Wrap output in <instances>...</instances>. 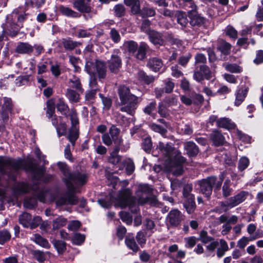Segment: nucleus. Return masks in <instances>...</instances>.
Here are the masks:
<instances>
[{
  "mask_svg": "<svg viewBox=\"0 0 263 263\" xmlns=\"http://www.w3.org/2000/svg\"><path fill=\"white\" fill-rule=\"evenodd\" d=\"M249 160L246 157H243L240 159L238 163V168L240 171H242L245 170L249 165Z\"/></svg>",
  "mask_w": 263,
  "mask_h": 263,
  "instance_id": "e2e57ef3",
  "label": "nucleus"
},
{
  "mask_svg": "<svg viewBox=\"0 0 263 263\" xmlns=\"http://www.w3.org/2000/svg\"><path fill=\"white\" fill-rule=\"evenodd\" d=\"M184 148L186 151L187 154L190 157H193L197 155L199 152L198 148L195 143L193 142H187L184 144Z\"/></svg>",
  "mask_w": 263,
  "mask_h": 263,
  "instance_id": "393cba45",
  "label": "nucleus"
},
{
  "mask_svg": "<svg viewBox=\"0 0 263 263\" xmlns=\"http://www.w3.org/2000/svg\"><path fill=\"white\" fill-rule=\"evenodd\" d=\"M57 108L58 111L63 114H66L68 110V107L65 102L62 99H59L57 103Z\"/></svg>",
  "mask_w": 263,
  "mask_h": 263,
  "instance_id": "c03bdc74",
  "label": "nucleus"
},
{
  "mask_svg": "<svg viewBox=\"0 0 263 263\" xmlns=\"http://www.w3.org/2000/svg\"><path fill=\"white\" fill-rule=\"evenodd\" d=\"M119 53L118 51H115L107 62L108 69L112 73H117L122 66V60Z\"/></svg>",
  "mask_w": 263,
  "mask_h": 263,
  "instance_id": "9d476101",
  "label": "nucleus"
},
{
  "mask_svg": "<svg viewBox=\"0 0 263 263\" xmlns=\"http://www.w3.org/2000/svg\"><path fill=\"white\" fill-rule=\"evenodd\" d=\"M232 189L231 187V182L230 180L227 179L224 182L222 186V195L224 197L229 196L232 192Z\"/></svg>",
  "mask_w": 263,
  "mask_h": 263,
  "instance_id": "ea45409f",
  "label": "nucleus"
},
{
  "mask_svg": "<svg viewBox=\"0 0 263 263\" xmlns=\"http://www.w3.org/2000/svg\"><path fill=\"white\" fill-rule=\"evenodd\" d=\"M23 167V161L10 158H4L0 156V172L2 174H6L5 169L17 170Z\"/></svg>",
  "mask_w": 263,
  "mask_h": 263,
  "instance_id": "6e6552de",
  "label": "nucleus"
},
{
  "mask_svg": "<svg viewBox=\"0 0 263 263\" xmlns=\"http://www.w3.org/2000/svg\"><path fill=\"white\" fill-rule=\"evenodd\" d=\"M33 50V47L26 42H20L15 51L20 54H29Z\"/></svg>",
  "mask_w": 263,
  "mask_h": 263,
  "instance_id": "f3484780",
  "label": "nucleus"
},
{
  "mask_svg": "<svg viewBox=\"0 0 263 263\" xmlns=\"http://www.w3.org/2000/svg\"><path fill=\"white\" fill-rule=\"evenodd\" d=\"M183 219V215L177 209L171 210L167 215V220L172 226H174L179 224Z\"/></svg>",
  "mask_w": 263,
  "mask_h": 263,
  "instance_id": "ddd939ff",
  "label": "nucleus"
},
{
  "mask_svg": "<svg viewBox=\"0 0 263 263\" xmlns=\"http://www.w3.org/2000/svg\"><path fill=\"white\" fill-rule=\"evenodd\" d=\"M216 124L218 127L226 129H234L236 126L235 123L228 118H221L218 119Z\"/></svg>",
  "mask_w": 263,
  "mask_h": 263,
  "instance_id": "412c9836",
  "label": "nucleus"
},
{
  "mask_svg": "<svg viewBox=\"0 0 263 263\" xmlns=\"http://www.w3.org/2000/svg\"><path fill=\"white\" fill-rule=\"evenodd\" d=\"M213 238L209 236L206 231L202 230L200 232L199 240L204 243H207L213 240Z\"/></svg>",
  "mask_w": 263,
  "mask_h": 263,
  "instance_id": "de8ad7c7",
  "label": "nucleus"
},
{
  "mask_svg": "<svg viewBox=\"0 0 263 263\" xmlns=\"http://www.w3.org/2000/svg\"><path fill=\"white\" fill-rule=\"evenodd\" d=\"M149 37V41L154 45H162L164 40L162 34L154 30H152L147 34Z\"/></svg>",
  "mask_w": 263,
  "mask_h": 263,
  "instance_id": "a211bd4d",
  "label": "nucleus"
},
{
  "mask_svg": "<svg viewBox=\"0 0 263 263\" xmlns=\"http://www.w3.org/2000/svg\"><path fill=\"white\" fill-rule=\"evenodd\" d=\"M225 68L227 70L233 73L240 72L242 70L241 68L235 64H227L225 65Z\"/></svg>",
  "mask_w": 263,
  "mask_h": 263,
  "instance_id": "864d4df0",
  "label": "nucleus"
},
{
  "mask_svg": "<svg viewBox=\"0 0 263 263\" xmlns=\"http://www.w3.org/2000/svg\"><path fill=\"white\" fill-rule=\"evenodd\" d=\"M62 43L64 48L67 50H73L80 44V43L70 39H63Z\"/></svg>",
  "mask_w": 263,
  "mask_h": 263,
  "instance_id": "e433bc0d",
  "label": "nucleus"
},
{
  "mask_svg": "<svg viewBox=\"0 0 263 263\" xmlns=\"http://www.w3.org/2000/svg\"><path fill=\"white\" fill-rule=\"evenodd\" d=\"M99 204L103 208L108 209L111 207L114 202V199L110 196L109 199H100L98 200Z\"/></svg>",
  "mask_w": 263,
  "mask_h": 263,
  "instance_id": "49530a36",
  "label": "nucleus"
},
{
  "mask_svg": "<svg viewBox=\"0 0 263 263\" xmlns=\"http://www.w3.org/2000/svg\"><path fill=\"white\" fill-rule=\"evenodd\" d=\"M124 47L130 53H135L138 49L137 43L134 41H127L124 42Z\"/></svg>",
  "mask_w": 263,
  "mask_h": 263,
  "instance_id": "4c0bfd02",
  "label": "nucleus"
},
{
  "mask_svg": "<svg viewBox=\"0 0 263 263\" xmlns=\"http://www.w3.org/2000/svg\"><path fill=\"white\" fill-rule=\"evenodd\" d=\"M126 6H131V11L133 14H138L140 11V5L139 0H124Z\"/></svg>",
  "mask_w": 263,
  "mask_h": 263,
  "instance_id": "cd10ccee",
  "label": "nucleus"
},
{
  "mask_svg": "<svg viewBox=\"0 0 263 263\" xmlns=\"http://www.w3.org/2000/svg\"><path fill=\"white\" fill-rule=\"evenodd\" d=\"M118 94L121 103L120 110L133 115L137 108L138 97L132 94L129 88L125 86L119 87Z\"/></svg>",
  "mask_w": 263,
  "mask_h": 263,
  "instance_id": "20e7f679",
  "label": "nucleus"
},
{
  "mask_svg": "<svg viewBox=\"0 0 263 263\" xmlns=\"http://www.w3.org/2000/svg\"><path fill=\"white\" fill-rule=\"evenodd\" d=\"M58 165L64 176V178H67L71 173L69 172L67 165L64 163L59 162Z\"/></svg>",
  "mask_w": 263,
  "mask_h": 263,
  "instance_id": "0e129e2a",
  "label": "nucleus"
},
{
  "mask_svg": "<svg viewBox=\"0 0 263 263\" xmlns=\"http://www.w3.org/2000/svg\"><path fill=\"white\" fill-rule=\"evenodd\" d=\"M10 233L7 230H4L0 232V244H4L6 241L10 239Z\"/></svg>",
  "mask_w": 263,
  "mask_h": 263,
  "instance_id": "680f3d73",
  "label": "nucleus"
},
{
  "mask_svg": "<svg viewBox=\"0 0 263 263\" xmlns=\"http://www.w3.org/2000/svg\"><path fill=\"white\" fill-rule=\"evenodd\" d=\"M78 136L79 132L78 126H71L67 138L73 146L74 145L75 142L78 139Z\"/></svg>",
  "mask_w": 263,
  "mask_h": 263,
  "instance_id": "f704fd0d",
  "label": "nucleus"
},
{
  "mask_svg": "<svg viewBox=\"0 0 263 263\" xmlns=\"http://www.w3.org/2000/svg\"><path fill=\"white\" fill-rule=\"evenodd\" d=\"M34 258L40 262H43L46 259L45 253L40 250H34L32 252Z\"/></svg>",
  "mask_w": 263,
  "mask_h": 263,
  "instance_id": "603ef678",
  "label": "nucleus"
},
{
  "mask_svg": "<svg viewBox=\"0 0 263 263\" xmlns=\"http://www.w3.org/2000/svg\"><path fill=\"white\" fill-rule=\"evenodd\" d=\"M85 239V235L80 233H76L74 234L72 238V241L73 243L77 245H80L84 241Z\"/></svg>",
  "mask_w": 263,
  "mask_h": 263,
  "instance_id": "09e8293b",
  "label": "nucleus"
},
{
  "mask_svg": "<svg viewBox=\"0 0 263 263\" xmlns=\"http://www.w3.org/2000/svg\"><path fill=\"white\" fill-rule=\"evenodd\" d=\"M68 84L70 87L74 88L77 91L83 92L84 90L82 88L81 83L79 78L73 76L68 80Z\"/></svg>",
  "mask_w": 263,
  "mask_h": 263,
  "instance_id": "473e14b6",
  "label": "nucleus"
},
{
  "mask_svg": "<svg viewBox=\"0 0 263 263\" xmlns=\"http://www.w3.org/2000/svg\"><path fill=\"white\" fill-rule=\"evenodd\" d=\"M151 128L154 132H158L162 135H164L167 130L165 128L155 123H152L150 125Z\"/></svg>",
  "mask_w": 263,
  "mask_h": 263,
  "instance_id": "13d9d810",
  "label": "nucleus"
},
{
  "mask_svg": "<svg viewBox=\"0 0 263 263\" xmlns=\"http://www.w3.org/2000/svg\"><path fill=\"white\" fill-rule=\"evenodd\" d=\"M151 192V189L148 185H140L136 193V197L134 198L131 196L129 189H123L119 192L117 198L115 199L116 205L124 208L127 206L131 208L136 202L143 204L148 200L147 194Z\"/></svg>",
  "mask_w": 263,
  "mask_h": 263,
  "instance_id": "f03ea898",
  "label": "nucleus"
},
{
  "mask_svg": "<svg viewBox=\"0 0 263 263\" xmlns=\"http://www.w3.org/2000/svg\"><path fill=\"white\" fill-rule=\"evenodd\" d=\"M18 221L24 228H29L31 221V215L27 212H24L19 216Z\"/></svg>",
  "mask_w": 263,
  "mask_h": 263,
  "instance_id": "c85d7f7f",
  "label": "nucleus"
},
{
  "mask_svg": "<svg viewBox=\"0 0 263 263\" xmlns=\"http://www.w3.org/2000/svg\"><path fill=\"white\" fill-rule=\"evenodd\" d=\"M45 2L46 0H28L25 2V5L27 7L31 6L39 8L44 5Z\"/></svg>",
  "mask_w": 263,
  "mask_h": 263,
  "instance_id": "79ce46f5",
  "label": "nucleus"
},
{
  "mask_svg": "<svg viewBox=\"0 0 263 263\" xmlns=\"http://www.w3.org/2000/svg\"><path fill=\"white\" fill-rule=\"evenodd\" d=\"M158 147L161 153L171 162L170 172L175 176L181 175L183 172L182 164L185 162V159L181 155L180 153L175 150L168 143L159 142Z\"/></svg>",
  "mask_w": 263,
  "mask_h": 263,
  "instance_id": "7ed1b4c3",
  "label": "nucleus"
},
{
  "mask_svg": "<svg viewBox=\"0 0 263 263\" xmlns=\"http://www.w3.org/2000/svg\"><path fill=\"white\" fill-rule=\"evenodd\" d=\"M99 97L101 98L104 105L103 108L106 110L109 109L112 104L111 100L109 98L104 97L101 93L99 94Z\"/></svg>",
  "mask_w": 263,
  "mask_h": 263,
  "instance_id": "052dcab7",
  "label": "nucleus"
},
{
  "mask_svg": "<svg viewBox=\"0 0 263 263\" xmlns=\"http://www.w3.org/2000/svg\"><path fill=\"white\" fill-rule=\"evenodd\" d=\"M23 27V25L15 23V20L10 14L6 17V23L3 27L5 33L12 37L15 36L20 30Z\"/></svg>",
  "mask_w": 263,
  "mask_h": 263,
  "instance_id": "1a4fd4ad",
  "label": "nucleus"
},
{
  "mask_svg": "<svg viewBox=\"0 0 263 263\" xmlns=\"http://www.w3.org/2000/svg\"><path fill=\"white\" fill-rule=\"evenodd\" d=\"M58 9L62 15L67 17L76 18L80 16L78 12L63 5L59 6Z\"/></svg>",
  "mask_w": 263,
  "mask_h": 263,
  "instance_id": "b1692460",
  "label": "nucleus"
},
{
  "mask_svg": "<svg viewBox=\"0 0 263 263\" xmlns=\"http://www.w3.org/2000/svg\"><path fill=\"white\" fill-rule=\"evenodd\" d=\"M158 112L161 117L163 118H167L169 116L168 110L162 103L159 104Z\"/></svg>",
  "mask_w": 263,
  "mask_h": 263,
  "instance_id": "8fccbe9b",
  "label": "nucleus"
},
{
  "mask_svg": "<svg viewBox=\"0 0 263 263\" xmlns=\"http://www.w3.org/2000/svg\"><path fill=\"white\" fill-rule=\"evenodd\" d=\"M247 194V192L242 191L236 196L230 198V201L233 204L232 206L235 207L243 202L246 199Z\"/></svg>",
  "mask_w": 263,
  "mask_h": 263,
  "instance_id": "7c9ffc66",
  "label": "nucleus"
},
{
  "mask_svg": "<svg viewBox=\"0 0 263 263\" xmlns=\"http://www.w3.org/2000/svg\"><path fill=\"white\" fill-rule=\"evenodd\" d=\"M220 246L217 248L216 252L217 256L218 258L222 257L229 250L228 245L224 240L221 239L220 240Z\"/></svg>",
  "mask_w": 263,
  "mask_h": 263,
  "instance_id": "c9c22d12",
  "label": "nucleus"
},
{
  "mask_svg": "<svg viewBox=\"0 0 263 263\" xmlns=\"http://www.w3.org/2000/svg\"><path fill=\"white\" fill-rule=\"evenodd\" d=\"M97 93V89H91L86 92L85 94V100L89 102H92L95 99Z\"/></svg>",
  "mask_w": 263,
  "mask_h": 263,
  "instance_id": "338daca9",
  "label": "nucleus"
},
{
  "mask_svg": "<svg viewBox=\"0 0 263 263\" xmlns=\"http://www.w3.org/2000/svg\"><path fill=\"white\" fill-rule=\"evenodd\" d=\"M63 179L68 192L65 195L59 197L55 199L57 206H61L77 204L78 198L73 194L78 192L79 188L86 183L87 181L86 174L81 172H74L70 173L67 178Z\"/></svg>",
  "mask_w": 263,
  "mask_h": 263,
  "instance_id": "f257e3e1",
  "label": "nucleus"
},
{
  "mask_svg": "<svg viewBox=\"0 0 263 263\" xmlns=\"http://www.w3.org/2000/svg\"><path fill=\"white\" fill-rule=\"evenodd\" d=\"M163 65L161 59L156 57L150 58L147 64L148 68L155 72L158 71Z\"/></svg>",
  "mask_w": 263,
  "mask_h": 263,
  "instance_id": "2eb2a0df",
  "label": "nucleus"
},
{
  "mask_svg": "<svg viewBox=\"0 0 263 263\" xmlns=\"http://www.w3.org/2000/svg\"><path fill=\"white\" fill-rule=\"evenodd\" d=\"M120 217L123 222L127 224H130L132 222V217L130 215L126 212H121L119 214Z\"/></svg>",
  "mask_w": 263,
  "mask_h": 263,
  "instance_id": "bf43d9fd",
  "label": "nucleus"
},
{
  "mask_svg": "<svg viewBox=\"0 0 263 263\" xmlns=\"http://www.w3.org/2000/svg\"><path fill=\"white\" fill-rule=\"evenodd\" d=\"M192 189V184H187L184 186L182 192L184 198L183 205L189 214L193 213L196 207L195 197L191 193Z\"/></svg>",
  "mask_w": 263,
  "mask_h": 263,
  "instance_id": "423d86ee",
  "label": "nucleus"
},
{
  "mask_svg": "<svg viewBox=\"0 0 263 263\" xmlns=\"http://www.w3.org/2000/svg\"><path fill=\"white\" fill-rule=\"evenodd\" d=\"M216 177L211 176L206 179L198 181L195 185V189L209 197L212 194V189L215 186Z\"/></svg>",
  "mask_w": 263,
  "mask_h": 263,
  "instance_id": "0eeeda50",
  "label": "nucleus"
},
{
  "mask_svg": "<svg viewBox=\"0 0 263 263\" xmlns=\"http://www.w3.org/2000/svg\"><path fill=\"white\" fill-rule=\"evenodd\" d=\"M54 247L59 253H62L66 249V243L61 240H54L53 241Z\"/></svg>",
  "mask_w": 263,
  "mask_h": 263,
  "instance_id": "3c124183",
  "label": "nucleus"
},
{
  "mask_svg": "<svg viewBox=\"0 0 263 263\" xmlns=\"http://www.w3.org/2000/svg\"><path fill=\"white\" fill-rule=\"evenodd\" d=\"M83 92L77 91L76 89L74 90L71 88H67L66 91V97L68 100L71 103H78L80 99V94Z\"/></svg>",
  "mask_w": 263,
  "mask_h": 263,
  "instance_id": "dca6fc26",
  "label": "nucleus"
},
{
  "mask_svg": "<svg viewBox=\"0 0 263 263\" xmlns=\"http://www.w3.org/2000/svg\"><path fill=\"white\" fill-rule=\"evenodd\" d=\"M148 48V46L144 42H141L135 53V56L138 60H142L146 57V53Z\"/></svg>",
  "mask_w": 263,
  "mask_h": 263,
  "instance_id": "5701e85b",
  "label": "nucleus"
},
{
  "mask_svg": "<svg viewBox=\"0 0 263 263\" xmlns=\"http://www.w3.org/2000/svg\"><path fill=\"white\" fill-rule=\"evenodd\" d=\"M85 69L90 76L97 74L99 78L104 79L106 75V67L105 64L102 61H97L95 63L87 61Z\"/></svg>",
  "mask_w": 263,
  "mask_h": 263,
  "instance_id": "39448f33",
  "label": "nucleus"
},
{
  "mask_svg": "<svg viewBox=\"0 0 263 263\" xmlns=\"http://www.w3.org/2000/svg\"><path fill=\"white\" fill-rule=\"evenodd\" d=\"M143 17H151L155 15V10L153 8L144 7L140 12Z\"/></svg>",
  "mask_w": 263,
  "mask_h": 263,
  "instance_id": "a18cd8bd",
  "label": "nucleus"
},
{
  "mask_svg": "<svg viewBox=\"0 0 263 263\" xmlns=\"http://www.w3.org/2000/svg\"><path fill=\"white\" fill-rule=\"evenodd\" d=\"M31 240L34 241L36 244L45 249H49L50 245L48 240L43 237L39 234H34L31 238Z\"/></svg>",
  "mask_w": 263,
  "mask_h": 263,
  "instance_id": "aec40b11",
  "label": "nucleus"
},
{
  "mask_svg": "<svg viewBox=\"0 0 263 263\" xmlns=\"http://www.w3.org/2000/svg\"><path fill=\"white\" fill-rule=\"evenodd\" d=\"M260 237V236L257 234L255 236H250V237L243 236L238 241L237 246L239 248L244 249L250 241L255 240Z\"/></svg>",
  "mask_w": 263,
  "mask_h": 263,
  "instance_id": "2f4dec72",
  "label": "nucleus"
},
{
  "mask_svg": "<svg viewBox=\"0 0 263 263\" xmlns=\"http://www.w3.org/2000/svg\"><path fill=\"white\" fill-rule=\"evenodd\" d=\"M178 23L182 27H185L188 23L186 14L181 11H179L176 14Z\"/></svg>",
  "mask_w": 263,
  "mask_h": 263,
  "instance_id": "a19ab883",
  "label": "nucleus"
},
{
  "mask_svg": "<svg viewBox=\"0 0 263 263\" xmlns=\"http://www.w3.org/2000/svg\"><path fill=\"white\" fill-rule=\"evenodd\" d=\"M218 43V49L224 55L230 54L231 49V44L223 40H219Z\"/></svg>",
  "mask_w": 263,
  "mask_h": 263,
  "instance_id": "c756f323",
  "label": "nucleus"
},
{
  "mask_svg": "<svg viewBox=\"0 0 263 263\" xmlns=\"http://www.w3.org/2000/svg\"><path fill=\"white\" fill-rule=\"evenodd\" d=\"M55 110V105L54 102L50 100L47 102V116L48 118H50L52 117L54 113Z\"/></svg>",
  "mask_w": 263,
  "mask_h": 263,
  "instance_id": "37998d69",
  "label": "nucleus"
},
{
  "mask_svg": "<svg viewBox=\"0 0 263 263\" xmlns=\"http://www.w3.org/2000/svg\"><path fill=\"white\" fill-rule=\"evenodd\" d=\"M29 164V170L38 179H40L45 172L44 167H38L37 165L32 163Z\"/></svg>",
  "mask_w": 263,
  "mask_h": 263,
  "instance_id": "bb28decb",
  "label": "nucleus"
},
{
  "mask_svg": "<svg viewBox=\"0 0 263 263\" xmlns=\"http://www.w3.org/2000/svg\"><path fill=\"white\" fill-rule=\"evenodd\" d=\"M210 137L213 143L216 146L222 145L224 143V138L221 133L218 131H213Z\"/></svg>",
  "mask_w": 263,
  "mask_h": 263,
  "instance_id": "a878e982",
  "label": "nucleus"
},
{
  "mask_svg": "<svg viewBox=\"0 0 263 263\" xmlns=\"http://www.w3.org/2000/svg\"><path fill=\"white\" fill-rule=\"evenodd\" d=\"M12 108V104L11 99L6 97L4 98V103L1 111V117L3 121L5 122L8 119V112L11 111Z\"/></svg>",
  "mask_w": 263,
  "mask_h": 263,
  "instance_id": "4468645a",
  "label": "nucleus"
},
{
  "mask_svg": "<svg viewBox=\"0 0 263 263\" xmlns=\"http://www.w3.org/2000/svg\"><path fill=\"white\" fill-rule=\"evenodd\" d=\"M115 15L118 17H121L124 15L125 9L124 6L122 4H117L114 7Z\"/></svg>",
  "mask_w": 263,
  "mask_h": 263,
  "instance_id": "4d7b16f0",
  "label": "nucleus"
},
{
  "mask_svg": "<svg viewBox=\"0 0 263 263\" xmlns=\"http://www.w3.org/2000/svg\"><path fill=\"white\" fill-rule=\"evenodd\" d=\"M248 91V88L246 87L244 89L239 88L236 92L235 94V100L234 104L236 106H238L242 102L244 101L246 97L247 92Z\"/></svg>",
  "mask_w": 263,
  "mask_h": 263,
  "instance_id": "4be33fe9",
  "label": "nucleus"
},
{
  "mask_svg": "<svg viewBox=\"0 0 263 263\" xmlns=\"http://www.w3.org/2000/svg\"><path fill=\"white\" fill-rule=\"evenodd\" d=\"M73 5L80 12L89 13L91 11V0H76Z\"/></svg>",
  "mask_w": 263,
  "mask_h": 263,
  "instance_id": "f8f14e48",
  "label": "nucleus"
},
{
  "mask_svg": "<svg viewBox=\"0 0 263 263\" xmlns=\"http://www.w3.org/2000/svg\"><path fill=\"white\" fill-rule=\"evenodd\" d=\"M67 219L62 216L58 217L53 221V229L57 230L66 225Z\"/></svg>",
  "mask_w": 263,
  "mask_h": 263,
  "instance_id": "58836bf2",
  "label": "nucleus"
},
{
  "mask_svg": "<svg viewBox=\"0 0 263 263\" xmlns=\"http://www.w3.org/2000/svg\"><path fill=\"white\" fill-rule=\"evenodd\" d=\"M190 7L192 8L188 12V15L190 18V24L192 26H198L203 24L204 18L199 15L196 12V6L193 3H190Z\"/></svg>",
  "mask_w": 263,
  "mask_h": 263,
  "instance_id": "9b49d317",
  "label": "nucleus"
},
{
  "mask_svg": "<svg viewBox=\"0 0 263 263\" xmlns=\"http://www.w3.org/2000/svg\"><path fill=\"white\" fill-rule=\"evenodd\" d=\"M109 34L110 38L114 43H117L120 42L121 37L119 32L116 29L111 28Z\"/></svg>",
  "mask_w": 263,
  "mask_h": 263,
  "instance_id": "5fc2aeb1",
  "label": "nucleus"
},
{
  "mask_svg": "<svg viewBox=\"0 0 263 263\" xmlns=\"http://www.w3.org/2000/svg\"><path fill=\"white\" fill-rule=\"evenodd\" d=\"M151 24V22L149 20L146 19L143 20L141 27L142 31L148 34L152 30L149 29Z\"/></svg>",
  "mask_w": 263,
  "mask_h": 263,
  "instance_id": "69168bd1",
  "label": "nucleus"
},
{
  "mask_svg": "<svg viewBox=\"0 0 263 263\" xmlns=\"http://www.w3.org/2000/svg\"><path fill=\"white\" fill-rule=\"evenodd\" d=\"M125 244L130 250L136 252L139 250V247L137 245L133 235H128L125 238Z\"/></svg>",
  "mask_w": 263,
  "mask_h": 263,
  "instance_id": "72a5a7b5",
  "label": "nucleus"
},
{
  "mask_svg": "<svg viewBox=\"0 0 263 263\" xmlns=\"http://www.w3.org/2000/svg\"><path fill=\"white\" fill-rule=\"evenodd\" d=\"M20 8L15 9L10 15L12 16L14 19L17 18V24L23 25V22L29 18V14L28 13H22L20 12Z\"/></svg>",
  "mask_w": 263,
  "mask_h": 263,
  "instance_id": "6ab92c4d",
  "label": "nucleus"
},
{
  "mask_svg": "<svg viewBox=\"0 0 263 263\" xmlns=\"http://www.w3.org/2000/svg\"><path fill=\"white\" fill-rule=\"evenodd\" d=\"M69 116L71 120V125L72 126H77V125L79 124V119L78 118L77 113L76 112V110L71 109L70 111Z\"/></svg>",
  "mask_w": 263,
  "mask_h": 263,
  "instance_id": "6e6d98bb",
  "label": "nucleus"
},
{
  "mask_svg": "<svg viewBox=\"0 0 263 263\" xmlns=\"http://www.w3.org/2000/svg\"><path fill=\"white\" fill-rule=\"evenodd\" d=\"M225 31L226 34L231 38L236 39L237 37V31L232 26H228Z\"/></svg>",
  "mask_w": 263,
  "mask_h": 263,
  "instance_id": "774afa93",
  "label": "nucleus"
}]
</instances>
